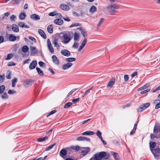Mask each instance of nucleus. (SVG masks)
<instances>
[{
	"mask_svg": "<svg viewBox=\"0 0 160 160\" xmlns=\"http://www.w3.org/2000/svg\"><path fill=\"white\" fill-rule=\"evenodd\" d=\"M118 8V6L115 4L108 5L107 7V11L111 15H113L114 13L116 11V10Z\"/></svg>",
	"mask_w": 160,
	"mask_h": 160,
	"instance_id": "nucleus-1",
	"label": "nucleus"
},
{
	"mask_svg": "<svg viewBox=\"0 0 160 160\" xmlns=\"http://www.w3.org/2000/svg\"><path fill=\"white\" fill-rule=\"evenodd\" d=\"M62 42L64 44L69 43L71 39L70 36L67 33L64 34L62 36Z\"/></svg>",
	"mask_w": 160,
	"mask_h": 160,
	"instance_id": "nucleus-2",
	"label": "nucleus"
},
{
	"mask_svg": "<svg viewBox=\"0 0 160 160\" xmlns=\"http://www.w3.org/2000/svg\"><path fill=\"white\" fill-rule=\"evenodd\" d=\"M150 105L149 102L143 104L141 105L138 108V111L139 112H141L147 108H148Z\"/></svg>",
	"mask_w": 160,
	"mask_h": 160,
	"instance_id": "nucleus-3",
	"label": "nucleus"
},
{
	"mask_svg": "<svg viewBox=\"0 0 160 160\" xmlns=\"http://www.w3.org/2000/svg\"><path fill=\"white\" fill-rule=\"evenodd\" d=\"M115 78L114 77H113L110 79L109 82H108L107 86V88H111L115 84Z\"/></svg>",
	"mask_w": 160,
	"mask_h": 160,
	"instance_id": "nucleus-4",
	"label": "nucleus"
},
{
	"mask_svg": "<svg viewBox=\"0 0 160 160\" xmlns=\"http://www.w3.org/2000/svg\"><path fill=\"white\" fill-rule=\"evenodd\" d=\"M47 43V47L49 51L51 53L53 54L54 53V51L49 39H48Z\"/></svg>",
	"mask_w": 160,
	"mask_h": 160,
	"instance_id": "nucleus-5",
	"label": "nucleus"
},
{
	"mask_svg": "<svg viewBox=\"0 0 160 160\" xmlns=\"http://www.w3.org/2000/svg\"><path fill=\"white\" fill-rule=\"evenodd\" d=\"M81 153L83 156H84L89 152L90 149L89 148H82L81 149Z\"/></svg>",
	"mask_w": 160,
	"mask_h": 160,
	"instance_id": "nucleus-6",
	"label": "nucleus"
},
{
	"mask_svg": "<svg viewBox=\"0 0 160 160\" xmlns=\"http://www.w3.org/2000/svg\"><path fill=\"white\" fill-rule=\"evenodd\" d=\"M59 40L58 38H55L52 41V43L54 45V47L56 48L57 49H58L60 46L58 43Z\"/></svg>",
	"mask_w": 160,
	"mask_h": 160,
	"instance_id": "nucleus-7",
	"label": "nucleus"
},
{
	"mask_svg": "<svg viewBox=\"0 0 160 160\" xmlns=\"http://www.w3.org/2000/svg\"><path fill=\"white\" fill-rule=\"evenodd\" d=\"M30 54L31 56H34L35 55L38 51V50L36 49L35 47L30 46Z\"/></svg>",
	"mask_w": 160,
	"mask_h": 160,
	"instance_id": "nucleus-8",
	"label": "nucleus"
},
{
	"mask_svg": "<svg viewBox=\"0 0 160 160\" xmlns=\"http://www.w3.org/2000/svg\"><path fill=\"white\" fill-rule=\"evenodd\" d=\"M61 54L63 56L68 57L70 55V52L67 49H63L61 51Z\"/></svg>",
	"mask_w": 160,
	"mask_h": 160,
	"instance_id": "nucleus-9",
	"label": "nucleus"
},
{
	"mask_svg": "<svg viewBox=\"0 0 160 160\" xmlns=\"http://www.w3.org/2000/svg\"><path fill=\"white\" fill-rule=\"evenodd\" d=\"M54 23L58 25H61L63 23V21L61 18H59L55 19L54 21Z\"/></svg>",
	"mask_w": 160,
	"mask_h": 160,
	"instance_id": "nucleus-10",
	"label": "nucleus"
},
{
	"mask_svg": "<svg viewBox=\"0 0 160 160\" xmlns=\"http://www.w3.org/2000/svg\"><path fill=\"white\" fill-rule=\"evenodd\" d=\"M72 65V63H68L63 64L62 66V69L64 70H65L69 69Z\"/></svg>",
	"mask_w": 160,
	"mask_h": 160,
	"instance_id": "nucleus-11",
	"label": "nucleus"
},
{
	"mask_svg": "<svg viewBox=\"0 0 160 160\" xmlns=\"http://www.w3.org/2000/svg\"><path fill=\"white\" fill-rule=\"evenodd\" d=\"M37 64V62L35 60L33 61L30 64L29 68L30 69L32 70L34 69Z\"/></svg>",
	"mask_w": 160,
	"mask_h": 160,
	"instance_id": "nucleus-12",
	"label": "nucleus"
},
{
	"mask_svg": "<svg viewBox=\"0 0 160 160\" xmlns=\"http://www.w3.org/2000/svg\"><path fill=\"white\" fill-rule=\"evenodd\" d=\"M52 59L53 62L56 65H58L59 61L57 57L55 55H53L52 56Z\"/></svg>",
	"mask_w": 160,
	"mask_h": 160,
	"instance_id": "nucleus-13",
	"label": "nucleus"
},
{
	"mask_svg": "<svg viewBox=\"0 0 160 160\" xmlns=\"http://www.w3.org/2000/svg\"><path fill=\"white\" fill-rule=\"evenodd\" d=\"M78 141H90V139L89 138L84 137H79L77 138Z\"/></svg>",
	"mask_w": 160,
	"mask_h": 160,
	"instance_id": "nucleus-14",
	"label": "nucleus"
},
{
	"mask_svg": "<svg viewBox=\"0 0 160 160\" xmlns=\"http://www.w3.org/2000/svg\"><path fill=\"white\" fill-rule=\"evenodd\" d=\"M30 18L34 20H38L40 19L39 16L36 14L32 15L30 16Z\"/></svg>",
	"mask_w": 160,
	"mask_h": 160,
	"instance_id": "nucleus-15",
	"label": "nucleus"
},
{
	"mask_svg": "<svg viewBox=\"0 0 160 160\" xmlns=\"http://www.w3.org/2000/svg\"><path fill=\"white\" fill-rule=\"evenodd\" d=\"M12 28L13 31L15 32H18L19 31L18 26L16 24H13L12 25Z\"/></svg>",
	"mask_w": 160,
	"mask_h": 160,
	"instance_id": "nucleus-16",
	"label": "nucleus"
},
{
	"mask_svg": "<svg viewBox=\"0 0 160 160\" xmlns=\"http://www.w3.org/2000/svg\"><path fill=\"white\" fill-rule=\"evenodd\" d=\"M60 6L62 9L66 11L70 9L69 7L66 4H62L60 5Z\"/></svg>",
	"mask_w": 160,
	"mask_h": 160,
	"instance_id": "nucleus-17",
	"label": "nucleus"
},
{
	"mask_svg": "<svg viewBox=\"0 0 160 160\" xmlns=\"http://www.w3.org/2000/svg\"><path fill=\"white\" fill-rule=\"evenodd\" d=\"M38 32L39 34L44 39H46L47 38L46 35L44 32L41 29H39Z\"/></svg>",
	"mask_w": 160,
	"mask_h": 160,
	"instance_id": "nucleus-18",
	"label": "nucleus"
},
{
	"mask_svg": "<svg viewBox=\"0 0 160 160\" xmlns=\"http://www.w3.org/2000/svg\"><path fill=\"white\" fill-rule=\"evenodd\" d=\"M67 154V151L64 149H62L59 153L60 155L62 157H63L64 156H66Z\"/></svg>",
	"mask_w": 160,
	"mask_h": 160,
	"instance_id": "nucleus-19",
	"label": "nucleus"
},
{
	"mask_svg": "<svg viewBox=\"0 0 160 160\" xmlns=\"http://www.w3.org/2000/svg\"><path fill=\"white\" fill-rule=\"evenodd\" d=\"M150 150L153 154L159 153L160 152V149L158 148L155 149H151Z\"/></svg>",
	"mask_w": 160,
	"mask_h": 160,
	"instance_id": "nucleus-20",
	"label": "nucleus"
},
{
	"mask_svg": "<svg viewBox=\"0 0 160 160\" xmlns=\"http://www.w3.org/2000/svg\"><path fill=\"white\" fill-rule=\"evenodd\" d=\"M18 25L19 27L22 28H29V27L28 26L25 25L24 23L22 22H20L18 23Z\"/></svg>",
	"mask_w": 160,
	"mask_h": 160,
	"instance_id": "nucleus-21",
	"label": "nucleus"
},
{
	"mask_svg": "<svg viewBox=\"0 0 160 160\" xmlns=\"http://www.w3.org/2000/svg\"><path fill=\"white\" fill-rule=\"evenodd\" d=\"M80 36L78 33L76 32H75L74 34V40L75 41H78L79 40Z\"/></svg>",
	"mask_w": 160,
	"mask_h": 160,
	"instance_id": "nucleus-22",
	"label": "nucleus"
},
{
	"mask_svg": "<svg viewBox=\"0 0 160 160\" xmlns=\"http://www.w3.org/2000/svg\"><path fill=\"white\" fill-rule=\"evenodd\" d=\"M9 40L11 41H14L16 39V37L13 34H10L9 37Z\"/></svg>",
	"mask_w": 160,
	"mask_h": 160,
	"instance_id": "nucleus-23",
	"label": "nucleus"
},
{
	"mask_svg": "<svg viewBox=\"0 0 160 160\" xmlns=\"http://www.w3.org/2000/svg\"><path fill=\"white\" fill-rule=\"evenodd\" d=\"M94 134V132L92 131H87L82 133V135H92Z\"/></svg>",
	"mask_w": 160,
	"mask_h": 160,
	"instance_id": "nucleus-24",
	"label": "nucleus"
},
{
	"mask_svg": "<svg viewBox=\"0 0 160 160\" xmlns=\"http://www.w3.org/2000/svg\"><path fill=\"white\" fill-rule=\"evenodd\" d=\"M47 30L50 33H52L53 32V27L51 25H49L47 27Z\"/></svg>",
	"mask_w": 160,
	"mask_h": 160,
	"instance_id": "nucleus-25",
	"label": "nucleus"
},
{
	"mask_svg": "<svg viewBox=\"0 0 160 160\" xmlns=\"http://www.w3.org/2000/svg\"><path fill=\"white\" fill-rule=\"evenodd\" d=\"M111 153L113 155L116 160H119L118 153L113 152H111Z\"/></svg>",
	"mask_w": 160,
	"mask_h": 160,
	"instance_id": "nucleus-26",
	"label": "nucleus"
},
{
	"mask_svg": "<svg viewBox=\"0 0 160 160\" xmlns=\"http://www.w3.org/2000/svg\"><path fill=\"white\" fill-rule=\"evenodd\" d=\"M76 60V58H66L65 61L67 62H71Z\"/></svg>",
	"mask_w": 160,
	"mask_h": 160,
	"instance_id": "nucleus-27",
	"label": "nucleus"
},
{
	"mask_svg": "<svg viewBox=\"0 0 160 160\" xmlns=\"http://www.w3.org/2000/svg\"><path fill=\"white\" fill-rule=\"evenodd\" d=\"M26 17L25 13L24 12L21 13L19 15V18L21 20H24Z\"/></svg>",
	"mask_w": 160,
	"mask_h": 160,
	"instance_id": "nucleus-28",
	"label": "nucleus"
},
{
	"mask_svg": "<svg viewBox=\"0 0 160 160\" xmlns=\"http://www.w3.org/2000/svg\"><path fill=\"white\" fill-rule=\"evenodd\" d=\"M29 48L27 46H24L22 48V51L24 53H26L28 51Z\"/></svg>",
	"mask_w": 160,
	"mask_h": 160,
	"instance_id": "nucleus-29",
	"label": "nucleus"
},
{
	"mask_svg": "<svg viewBox=\"0 0 160 160\" xmlns=\"http://www.w3.org/2000/svg\"><path fill=\"white\" fill-rule=\"evenodd\" d=\"M98 155L101 158L105 157L106 156V153L105 152H101L99 153Z\"/></svg>",
	"mask_w": 160,
	"mask_h": 160,
	"instance_id": "nucleus-30",
	"label": "nucleus"
},
{
	"mask_svg": "<svg viewBox=\"0 0 160 160\" xmlns=\"http://www.w3.org/2000/svg\"><path fill=\"white\" fill-rule=\"evenodd\" d=\"M36 69L38 72V74L40 76H42L43 75V72L41 70L40 68H38L37 67Z\"/></svg>",
	"mask_w": 160,
	"mask_h": 160,
	"instance_id": "nucleus-31",
	"label": "nucleus"
},
{
	"mask_svg": "<svg viewBox=\"0 0 160 160\" xmlns=\"http://www.w3.org/2000/svg\"><path fill=\"white\" fill-rule=\"evenodd\" d=\"M97 10V8L96 7L94 6H92L89 10L90 12H91L92 13L94 12H96Z\"/></svg>",
	"mask_w": 160,
	"mask_h": 160,
	"instance_id": "nucleus-32",
	"label": "nucleus"
},
{
	"mask_svg": "<svg viewBox=\"0 0 160 160\" xmlns=\"http://www.w3.org/2000/svg\"><path fill=\"white\" fill-rule=\"evenodd\" d=\"M150 147L151 149H153L156 146V143L155 142L151 141L149 143Z\"/></svg>",
	"mask_w": 160,
	"mask_h": 160,
	"instance_id": "nucleus-33",
	"label": "nucleus"
},
{
	"mask_svg": "<svg viewBox=\"0 0 160 160\" xmlns=\"http://www.w3.org/2000/svg\"><path fill=\"white\" fill-rule=\"evenodd\" d=\"M1 97L2 99H6L8 98V97L6 92H4L1 95Z\"/></svg>",
	"mask_w": 160,
	"mask_h": 160,
	"instance_id": "nucleus-34",
	"label": "nucleus"
},
{
	"mask_svg": "<svg viewBox=\"0 0 160 160\" xmlns=\"http://www.w3.org/2000/svg\"><path fill=\"white\" fill-rule=\"evenodd\" d=\"M159 128H158L156 126H155L153 129V133L154 134H158V133L159 132Z\"/></svg>",
	"mask_w": 160,
	"mask_h": 160,
	"instance_id": "nucleus-35",
	"label": "nucleus"
},
{
	"mask_svg": "<svg viewBox=\"0 0 160 160\" xmlns=\"http://www.w3.org/2000/svg\"><path fill=\"white\" fill-rule=\"evenodd\" d=\"M151 138L152 139H154L155 138H160V136L158 134L153 135V134H151L150 135Z\"/></svg>",
	"mask_w": 160,
	"mask_h": 160,
	"instance_id": "nucleus-36",
	"label": "nucleus"
},
{
	"mask_svg": "<svg viewBox=\"0 0 160 160\" xmlns=\"http://www.w3.org/2000/svg\"><path fill=\"white\" fill-rule=\"evenodd\" d=\"M5 86L4 85H2L0 86V94L3 93L5 90Z\"/></svg>",
	"mask_w": 160,
	"mask_h": 160,
	"instance_id": "nucleus-37",
	"label": "nucleus"
},
{
	"mask_svg": "<svg viewBox=\"0 0 160 160\" xmlns=\"http://www.w3.org/2000/svg\"><path fill=\"white\" fill-rule=\"evenodd\" d=\"M17 81V79L16 78H14L12 81V87L14 88L15 86V84Z\"/></svg>",
	"mask_w": 160,
	"mask_h": 160,
	"instance_id": "nucleus-38",
	"label": "nucleus"
},
{
	"mask_svg": "<svg viewBox=\"0 0 160 160\" xmlns=\"http://www.w3.org/2000/svg\"><path fill=\"white\" fill-rule=\"evenodd\" d=\"M94 159L95 160H101L102 158L98 154H96L94 155Z\"/></svg>",
	"mask_w": 160,
	"mask_h": 160,
	"instance_id": "nucleus-39",
	"label": "nucleus"
},
{
	"mask_svg": "<svg viewBox=\"0 0 160 160\" xmlns=\"http://www.w3.org/2000/svg\"><path fill=\"white\" fill-rule=\"evenodd\" d=\"M48 139V137L46 136L42 138H39L38 139V141L39 142H42L45 141Z\"/></svg>",
	"mask_w": 160,
	"mask_h": 160,
	"instance_id": "nucleus-40",
	"label": "nucleus"
},
{
	"mask_svg": "<svg viewBox=\"0 0 160 160\" xmlns=\"http://www.w3.org/2000/svg\"><path fill=\"white\" fill-rule=\"evenodd\" d=\"M104 21V19L102 18L100 19L97 25V28H99L100 26V25Z\"/></svg>",
	"mask_w": 160,
	"mask_h": 160,
	"instance_id": "nucleus-41",
	"label": "nucleus"
},
{
	"mask_svg": "<svg viewBox=\"0 0 160 160\" xmlns=\"http://www.w3.org/2000/svg\"><path fill=\"white\" fill-rule=\"evenodd\" d=\"M72 105V103L71 102L67 103L64 105V108H66L69 107Z\"/></svg>",
	"mask_w": 160,
	"mask_h": 160,
	"instance_id": "nucleus-42",
	"label": "nucleus"
},
{
	"mask_svg": "<svg viewBox=\"0 0 160 160\" xmlns=\"http://www.w3.org/2000/svg\"><path fill=\"white\" fill-rule=\"evenodd\" d=\"M78 46V42L76 41H75V42L72 46V47L73 48H77Z\"/></svg>",
	"mask_w": 160,
	"mask_h": 160,
	"instance_id": "nucleus-43",
	"label": "nucleus"
},
{
	"mask_svg": "<svg viewBox=\"0 0 160 160\" xmlns=\"http://www.w3.org/2000/svg\"><path fill=\"white\" fill-rule=\"evenodd\" d=\"M55 145V144H54L46 148L45 149L46 151H47L51 149Z\"/></svg>",
	"mask_w": 160,
	"mask_h": 160,
	"instance_id": "nucleus-44",
	"label": "nucleus"
},
{
	"mask_svg": "<svg viewBox=\"0 0 160 160\" xmlns=\"http://www.w3.org/2000/svg\"><path fill=\"white\" fill-rule=\"evenodd\" d=\"M13 57V55L12 54H8L7 55V58L5 59L6 60H9L11 59Z\"/></svg>",
	"mask_w": 160,
	"mask_h": 160,
	"instance_id": "nucleus-45",
	"label": "nucleus"
},
{
	"mask_svg": "<svg viewBox=\"0 0 160 160\" xmlns=\"http://www.w3.org/2000/svg\"><path fill=\"white\" fill-rule=\"evenodd\" d=\"M56 112V110H53L51 112H50L48 113L47 115V117H48L49 116L52 115L54 113H55Z\"/></svg>",
	"mask_w": 160,
	"mask_h": 160,
	"instance_id": "nucleus-46",
	"label": "nucleus"
},
{
	"mask_svg": "<svg viewBox=\"0 0 160 160\" xmlns=\"http://www.w3.org/2000/svg\"><path fill=\"white\" fill-rule=\"evenodd\" d=\"M16 17L14 15H12L10 17V19L12 21H15Z\"/></svg>",
	"mask_w": 160,
	"mask_h": 160,
	"instance_id": "nucleus-47",
	"label": "nucleus"
},
{
	"mask_svg": "<svg viewBox=\"0 0 160 160\" xmlns=\"http://www.w3.org/2000/svg\"><path fill=\"white\" fill-rule=\"evenodd\" d=\"M48 15L49 16H53L57 15V13L56 11H54L49 13Z\"/></svg>",
	"mask_w": 160,
	"mask_h": 160,
	"instance_id": "nucleus-48",
	"label": "nucleus"
},
{
	"mask_svg": "<svg viewBox=\"0 0 160 160\" xmlns=\"http://www.w3.org/2000/svg\"><path fill=\"white\" fill-rule=\"evenodd\" d=\"M24 82L25 83V86H27L30 84L31 81L29 80H26L24 81Z\"/></svg>",
	"mask_w": 160,
	"mask_h": 160,
	"instance_id": "nucleus-49",
	"label": "nucleus"
},
{
	"mask_svg": "<svg viewBox=\"0 0 160 160\" xmlns=\"http://www.w3.org/2000/svg\"><path fill=\"white\" fill-rule=\"evenodd\" d=\"M16 65V63H14L13 62L11 61L9 62L8 64V66H15Z\"/></svg>",
	"mask_w": 160,
	"mask_h": 160,
	"instance_id": "nucleus-50",
	"label": "nucleus"
},
{
	"mask_svg": "<svg viewBox=\"0 0 160 160\" xmlns=\"http://www.w3.org/2000/svg\"><path fill=\"white\" fill-rule=\"evenodd\" d=\"M77 88H75L72 89L69 92L68 94L67 95V97H69L70 95L72 94L76 90Z\"/></svg>",
	"mask_w": 160,
	"mask_h": 160,
	"instance_id": "nucleus-51",
	"label": "nucleus"
},
{
	"mask_svg": "<svg viewBox=\"0 0 160 160\" xmlns=\"http://www.w3.org/2000/svg\"><path fill=\"white\" fill-rule=\"evenodd\" d=\"M4 76L3 75H0V83H2L4 79Z\"/></svg>",
	"mask_w": 160,
	"mask_h": 160,
	"instance_id": "nucleus-52",
	"label": "nucleus"
},
{
	"mask_svg": "<svg viewBox=\"0 0 160 160\" xmlns=\"http://www.w3.org/2000/svg\"><path fill=\"white\" fill-rule=\"evenodd\" d=\"M81 33L84 37H86L87 35L86 32V31L85 30H81Z\"/></svg>",
	"mask_w": 160,
	"mask_h": 160,
	"instance_id": "nucleus-53",
	"label": "nucleus"
},
{
	"mask_svg": "<svg viewBox=\"0 0 160 160\" xmlns=\"http://www.w3.org/2000/svg\"><path fill=\"white\" fill-rule=\"evenodd\" d=\"M80 98H77L74 99L72 100V102L74 103H76L78 102Z\"/></svg>",
	"mask_w": 160,
	"mask_h": 160,
	"instance_id": "nucleus-54",
	"label": "nucleus"
},
{
	"mask_svg": "<svg viewBox=\"0 0 160 160\" xmlns=\"http://www.w3.org/2000/svg\"><path fill=\"white\" fill-rule=\"evenodd\" d=\"M84 46H85L84 45L81 43L80 44V46L79 47V48L78 49V52L80 51L83 48V47H84Z\"/></svg>",
	"mask_w": 160,
	"mask_h": 160,
	"instance_id": "nucleus-55",
	"label": "nucleus"
},
{
	"mask_svg": "<svg viewBox=\"0 0 160 160\" xmlns=\"http://www.w3.org/2000/svg\"><path fill=\"white\" fill-rule=\"evenodd\" d=\"M124 80L125 82H127L129 79V76L128 75H124Z\"/></svg>",
	"mask_w": 160,
	"mask_h": 160,
	"instance_id": "nucleus-56",
	"label": "nucleus"
},
{
	"mask_svg": "<svg viewBox=\"0 0 160 160\" xmlns=\"http://www.w3.org/2000/svg\"><path fill=\"white\" fill-rule=\"evenodd\" d=\"M12 3L15 4H18L19 3L20 1L19 0H15L12 1Z\"/></svg>",
	"mask_w": 160,
	"mask_h": 160,
	"instance_id": "nucleus-57",
	"label": "nucleus"
},
{
	"mask_svg": "<svg viewBox=\"0 0 160 160\" xmlns=\"http://www.w3.org/2000/svg\"><path fill=\"white\" fill-rule=\"evenodd\" d=\"M8 93L10 94H13L16 93V92L15 91H12L11 90H9L8 92Z\"/></svg>",
	"mask_w": 160,
	"mask_h": 160,
	"instance_id": "nucleus-58",
	"label": "nucleus"
},
{
	"mask_svg": "<svg viewBox=\"0 0 160 160\" xmlns=\"http://www.w3.org/2000/svg\"><path fill=\"white\" fill-rule=\"evenodd\" d=\"M96 134L99 137L102 136V133L99 130H98L97 132L96 133Z\"/></svg>",
	"mask_w": 160,
	"mask_h": 160,
	"instance_id": "nucleus-59",
	"label": "nucleus"
},
{
	"mask_svg": "<svg viewBox=\"0 0 160 160\" xmlns=\"http://www.w3.org/2000/svg\"><path fill=\"white\" fill-rule=\"evenodd\" d=\"M72 149L73 150H76L77 151H78L79 150L80 147L78 146H76L72 148Z\"/></svg>",
	"mask_w": 160,
	"mask_h": 160,
	"instance_id": "nucleus-60",
	"label": "nucleus"
},
{
	"mask_svg": "<svg viewBox=\"0 0 160 160\" xmlns=\"http://www.w3.org/2000/svg\"><path fill=\"white\" fill-rule=\"evenodd\" d=\"M80 26L79 24L78 23H74V24H73L71 25L70 26V28H72V27H76V26Z\"/></svg>",
	"mask_w": 160,
	"mask_h": 160,
	"instance_id": "nucleus-61",
	"label": "nucleus"
},
{
	"mask_svg": "<svg viewBox=\"0 0 160 160\" xmlns=\"http://www.w3.org/2000/svg\"><path fill=\"white\" fill-rule=\"evenodd\" d=\"M150 90V89H148L142 92H141L140 93L141 94H143L144 93H146L148 92Z\"/></svg>",
	"mask_w": 160,
	"mask_h": 160,
	"instance_id": "nucleus-62",
	"label": "nucleus"
},
{
	"mask_svg": "<svg viewBox=\"0 0 160 160\" xmlns=\"http://www.w3.org/2000/svg\"><path fill=\"white\" fill-rule=\"evenodd\" d=\"M87 39L86 38H85L82 41L81 43L83 44L85 46V45H86V44L87 42Z\"/></svg>",
	"mask_w": 160,
	"mask_h": 160,
	"instance_id": "nucleus-63",
	"label": "nucleus"
},
{
	"mask_svg": "<svg viewBox=\"0 0 160 160\" xmlns=\"http://www.w3.org/2000/svg\"><path fill=\"white\" fill-rule=\"evenodd\" d=\"M29 39H30V40H31V41L33 42H36V40L35 38L32 36H29Z\"/></svg>",
	"mask_w": 160,
	"mask_h": 160,
	"instance_id": "nucleus-64",
	"label": "nucleus"
}]
</instances>
